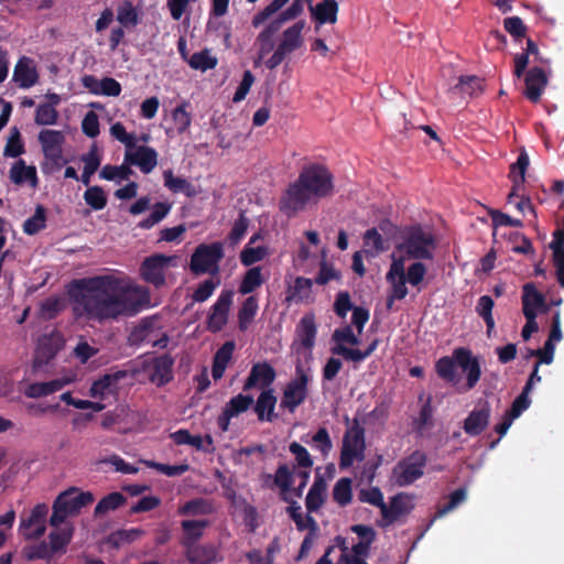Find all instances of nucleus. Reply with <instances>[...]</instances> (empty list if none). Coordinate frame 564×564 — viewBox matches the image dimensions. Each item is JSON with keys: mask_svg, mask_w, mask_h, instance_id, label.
I'll return each mask as SVG.
<instances>
[{"mask_svg": "<svg viewBox=\"0 0 564 564\" xmlns=\"http://www.w3.org/2000/svg\"><path fill=\"white\" fill-rule=\"evenodd\" d=\"M127 498L119 491H113L101 498L95 507V517H101L109 511L117 510L124 505Z\"/></svg>", "mask_w": 564, "mask_h": 564, "instance_id": "a19ab883", "label": "nucleus"}, {"mask_svg": "<svg viewBox=\"0 0 564 564\" xmlns=\"http://www.w3.org/2000/svg\"><path fill=\"white\" fill-rule=\"evenodd\" d=\"M268 254V248L264 246L250 247L247 245L240 252V262L245 267H250L259 261H262Z\"/></svg>", "mask_w": 564, "mask_h": 564, "instance_id": "680f3d73", "label": "nucleus"}, {"mask_svg": "<svg viewBox=\"0 0 564 564\" xmlns=\"http://www.w3.org/2000/svg\"><path fill=\"white\" fill-rule=\"evenodd\" d=\"M177 512L181 516H208L214 512V506L207 499L195 498L181 506Z\"/></svg>", "mask_w": 564, "mask_h": 564, "instance_id": "58836bf2", "label": "nucleus"}, {"mask_svg": "<svg viewBox=\"0 0 564 564\" xmlns=\"http://www.w3.org/2000/svg\"><path fill=\"white\" fill-rule=\"evenodd\" d=\"M304 26L305 21L300 20L295 22L292 26L284 30L282 34V40L279 43L278 47L288 55L300 48L304 43L302 37Z\"/></svg>", "mask_w": 564, "mask_h": 564, "instance_id": "393cba45", "label": "nucleus"}, {"mask_svg": "<svg viewBox=\"0 0 564 564\" xmlns=\"http://www.w3.org/2000/svg\"><path fill=\"white\" fill-rule=\"evenodd\" d=\"M427 456L422 451H414L402 458L392 469V480L399 487H406L424 475Z\"/></svg>", "mask_w": 564, "mask_h": 564, "instance_id": "6e6552de", "label": "nucleus"}, {"mask_svg": "<svg viewBox=\"0 0 564 564\" xmlns=\"http://www.w3.org/2000/svg\"><path fill=\"white\" fill-rule=\"evenodd\" d=\"M522 313L536 312L545 306V296L536 290L534 283L529 282L522 286Z\"/></svg>", "mask_w": 564, "mask_h": 564, "instance_id": "72a5a7b5", "label": "nucleus"}, {"mask_svg": "<svg viewBox=\"0 0 564 564\" xmlns=\"http://www.w3.org/2000/svg\"><path fill=\"white\" fill-rule=\"evenodd\" d=\"M313 281L304 276H297L294 284L286 291L285 302L303 303L308 302L312 297Z\"/></svg>", "mask_w": 564, "mask_h": 564, "instance_id": "c85d7f7f", "label": "nucleus"}, {"mask_svg": "<svg viewBox=\"0 0 564 564\" xmlns=\"http://www.w3.org/2000/svg\"><path fill=\"white\" fill-rule=\"evenodd\" d=\"M95 500L90 491L78 492L76 488H70L59 494L53 502L50 525L58 528L66 524L68 517L77 516L80 510Z\"/></svg>", "mask_w": 564, "mask_h": 564, "instance_id": "7ed1b4c3", "label": "nucleus"}, {"mask_svg": "<svg viewBox=\"0 0 564 564\" xmlns=\"http://www.w3.org/2000/svg\"><path fill=\"white\" fill-rule=\"evenodd\" d=\"M224 245L220 241L198 245L191 256L189 270L195 275L210 274L217 276L223 260Z\"/></svg>", "mask_w": 564, "mask_h": 564, "instance_id": "39448f33", "label": "nucleus"}, {"mask_svg": "<svg viewBox=\"0 0 564 564\" xmlns=\"http://www.w3.org/2000/svg\"><path fill=\"white\" fill-rule=\"evenodd\" d=\"M124 163L138 166L142 173H151L158 165V152L150 147H135V151L124 153Z\"/></svg>", "mask_w": 564, "mask_h": 564, "instance_id": "f3484780", "label": "nucleus"}, {"mask_svg": "<svg viewBox=\"0 0 564 564\" xmlns=\"http://www.w3.org/2000/svg\"><path fill=\"white\" fill-rule=\"evenodd\" d=\"M69 296L76 317L104 323L122 316H134L144 307L148 297L121 283L113 275H96L74 280Z\"/></svg>", "mask_w": 564, "mask_h": 564, "instance_id": "f257e3e1", "label": "nucleus"}, {"mask_svg": "<svg viewBox=\"0 0 564 564\" xmlns=\"http://www.w3.org/2000/svg\"><path fill=\"white\" fill-rule=\"evenodd\" d=\"M453 356L466 373V388L471 390L476 387L481 376L480 364L477 357L473 356V352L468 348L459 347L453 351Z\"/></svg>", "mask_w": 564, "mask_h": 564, "instance_id": "4468645a", "label": "nucleus"}, {"mask_svg": "<svg viewBox=\"0 0 564 564\" xmlns=\"http://www.w3.org/2000/svg\"><path fill=\"white\" fill-rule=\"evenodd\" d=\"M130 166L131 164H127L124 162L121 165L107 164L101 169L99 176L107 181H113L116 178L126 181L129 180L133 174V171Z\"/></svg>", "mask_w": 564, "mask_h": 564, "instance_id": "6e6d98bb", "label": "nucleus"}, {"mask_svg": "<svg viewBox=\"0 0 564 564\" xmlns=\"http://www.w3.org/2000/svg\"><path fill=\"white\" fill-rule=\"evenodd\" d=\"M263 283L264 278L262 276L261 267H252L245 273L238 291L242 295L250 294Z\"/></svg>", "mask_w": 564, "mask_h": 564, "instance_id": "ea45409f", "label": "nucleus"}, {"mask_svg": "<svg viewBox=\"0 0 564 564\" xmlns=\"http://www.w3.org/2000/svg\"><path fill=\"white\" fill-rule=\"evenodd\" d=\"M83 197L85 203L94 210L104 209L108 203L107 194L99 185L88 186Z\"/></svg>", "mask_w": 564, "mask_h": 564, "instance_id": "3c124183", "label": "nucleus"}, {"mask_svg": "<svg viewBox=\"0 0 564 564\" xmlns=\"http://www.w3.org/2000/svg\"><path fill=\"white\" fill-rule=\"evenodd\" d=\"M365 429L358 421H355L344 434L339 467L346 469L352 466L355 460L362 462L365 459Z\"/></svg>", "mask_w": 564, "mask_h": 564, "instance_id": "0eeeda50", "label": "nucleus"}, {"mask_svg": "<svg viewBox=\"0 0 564 564\" xmlns=\"http://www.w3.org/2000/svg\"><path fill=\"white\" fill-rule=\"evenodd\" d=\"M13 80L23 89H28L37 83L39 73L31 58L23 56L18 61L13 72Z\"/></svg>", "mask_w": 564, "mask_h": 564, "instance_id": "5701e85b", "label": "nucleus"}, {"mask_svg": "<svg viewBox=\"0 0 564 564\" xmlns=\"http://www.w3.org/2000/svg\"><path fill=\"white\" fill-rule=\"evenodd\" d=\"M259 308L258 299L254 295L248 296L238 311V324L240 330H246L254 318Z\"/></svg>", "mask_w": 564, "mask_h": 564, "instance_id": "a18cd8bd", "label": "nucleus"}, {"mask_svg": "<svg viewBox=\"0 0 564 564\" xmlns=\"http://www.w3.org/2000/svg\"><path fill=\"white\" fill-rule=\"evenodd\" d=\"M174 260V257L156 253L147 257L140 268L142 279L155 288L165 284V270Z\"/></svg>", "mask_w": 564, "mask_h": 564, "instance_id": "9d476101", "label": "nucleus"}, {"mask_svg": "<svg viewBox=\"0 0 564 564\" xmlns=\"http://www.w3.org/2000/svg\"><path fill=\"white\" fill-rule=\"evenodd\" d=\"M47 514V505L37 503L28 514L21 516L19 530L25 540H35L44 535Z\"/></svg>", "mask_w": 564, "mask_h": 564, "instance_id": "1a4fd4ad", "label": "nucleus"}, {"mask_svg": "<svg viewBox=\"0 0 564 564\" xmlns=\"http://www.w3.org/2000/svg\"><path fill=\"white\" fill-rule=\"evenodd\" d=\"M58 112L52 105L40 104L35 111L34 121L39 126H52L57 122Z\"/></svg>", "mask_w": 564, "mask_h": 564, "instance_id": "052dcab7", "label": "nucleus"}, {"mask_svg": "<svg viewBox=\"0 0 564 564\" xmlns=\"http://www.w3.org/2000/svg\"><path fill=\"white\" fill-rule=\"evenodd\" d=\"M254 400L252 395L239 393L232 397L224 409L229 413V416H238L239 414L249 410Z\"/></svg>", "mask_w": 564, "mask_h": 564, "instance_id": "13d9d810", "label": "nucleus"}, {"mask_svg": "<svg viewBox=\"0 0 564 564\" xmlns=\"http://www.w3.org/2000/svg\"><path fill=\"white\" fill-rule=\"evenodd\" d=\"M289 0H272L264 9L256 13L252 18V25L259 28L263 24L271 15L282 9Z\"/></svg>", "mask_w": 564, "mask_h": 564, "instance_id": "0e129e2a", "label": "nucleus"}, {"mask_svg": "<svg viewBox=\"0 0 564 564\" xmlns=\"http://www.w3.org/2000/svg\"><path fill=\"white\" fill-rule=\"evenodd\" d=\"M234 350L235 343L232 340H228L224 343L215 352L212 366V376L214 380H219L223 378L225 370L232 358Z\"/></svg>", "mask_w": 564, "mask_h": 564, "instance_id": "cd10ccee", "label": "nucleus"}, {"mask_svg": "<svg viewBox=\"0 0 564 564\" xmlns=\"http://www.w3.org/2000/svg\"><path fill=\"white\" fill-rule=\"evenodd\" d=\"M191 68L200 72L214 69L218 64V58L210 54L208 48L194 53L188 59Z\"/></svg>", "mask_w": 564, "mask_h": 564, "instance_id": "c03bdc74", "label": "nucleus"}, {"mask_svg": "<svg viewBox=\"0 0 564 564\" xmlns=\"http://www.w3.org/2000/svg\"><path fill=\"white\" fill-rule=\"evenodd\" d=\"M276 378L275 369L267 361L254 364L247 377L242 390L250 391L254 388L272 389V384Z\"/></svg>", "mask_w": 564, "mask_h": 564, "instance_id": "f8f14e48", "label": "nucleus"}, {"mask_svg": "<svg viewBox=\"0 0 564 564\" xmlns=\"http://www.w3.org/2000/svg\"><path fill=\"white\" fill-rule=\"evenodd\" d=\"M338 10L336 0H322L316 6H311V15L319 25L334 24L337 21Z\"/></svg>", "mask_w": 564, "mask_h": 564, "instance_id": "bb28decb", "label": "nucleus"}, {"mask_svg": "<svg viewBox=\"0 0 564 564\" xmlns=\"http://www.w3.org/2000/svg\"><path fill=\"white\" fill-rule=\"evenodd\" d=\"M283 23L275 18L257 36L259 43V57L263 58L274 48V36L281 30Z\"/></svg>", "mask_w": 564, "mask_h": 564, "instance_id": "2f4dec72", "label": "nucleus"}, {"mask_svg": "<svg viewBox=\"0 0 564 564\" xmlns=\"http://www.w3.org/2000/svg\"><path fill=\"white\" fill-rule=\"evenodd\" d=\"M529 164V155L523 149L520 151L517 161L510 166L509 178L512 181V188L508 194V203H512L513 197H517V191L523 187Z\"/></svg>", "mask_w": 564, "mask_h": 564, "instance_id": "4be33fe9", "label": "nucleus"}, {"mask_svg": "<svg viewBox=\"0 0 564 564\" xmlns=\"http://www.w3.org/2000/svg\"><path fill=\"white\" fill-rule=\"evenodd\" d=\"M186 550V558L192 564H210L215 561L217 550L213 545H196L193 544Z\"/></svg>", "mask_w": 564, "mask_h": 564, "instance_id": "e433bc0d", "label": "nucleus"}, {"mask_svg": "<svg viewBox=\"0 0 564 564\" xmlns=\"http://www.w3.org/2000/svg\"><path fill=\"white\" fill-rule=\"evenodd\" d=\"M126 371L119 370L113 373H106L95 380L89 389L91 398H104L107 392L116 388L117 383L126 377Z\"/></svg>", "mask_w": 564, "mask_h": 564, "instance_id": "473e14b6", "label": "nucleus"}, {"mask_svg": "<svg viewBox=\"0 0 564 564\" xmlns=\"http://www.w3.org/2000/svg\"><path fill=\"white\" fill-rule=\"evenodd\" d=\"M433 425V406L432 400L429 398L421 406L419 417L414 421V429L417 433H422L426 427Z\"/></svg>", "mask_w": 564, "mask_h": 564, "instance_id": "69168bd1", "label": "nucleus"}, {"mask_svg": "<svg viewBox=\"0 0 564 564\" xmlns=\"http://www.w3.org/2000/svg\"><path fill=\"white\" fill-rule=\"evenodd\" d=\"M333 499L341 507L349 505L352 500V481L348 477L337 480L333 489Z\"/></svg>", "mask_w": 564, "mask_h": 564, "instance_id": "8fccbe9b", "label": "nucleus"}, {"mask_svg": "<svg viewBox=\"0 0 564 564\" xmlns=\"http://www.w3.org/2000/svg\"><path fill=\"white\" fill-rule=\"evenodd\" d=\"M558 246V241L550 243V248L553 251V262L556 269L557 282L564 289V249H560Z\"/></svg>", "mask_w": 564, "mask_h": 564, "instance_id": "774afa93", "label": "nucleus"}, {"mask_svg": "<svg viewBox=\"0 0 564 564\" xmlns=\"http://www.w3.org/2000/svg\"><path fill=\"white\" fill-rule=\"evenodd\" d=\"M24 152L25 147L20 130L17 127H12L3 150V155L6 158H18Z\"/></svg>", "mask_w": 564, "mask_h": 564, "instance_id": "864d4df0", "label": "nucleus"}, {"mask_svg": "<svg viewBox=\"0 0 564 564\" xmlns=\"http://www.w3.org/2000/svg\"><path fill=\"white\" fill-rule=\"evenodd\" d=\"M412 509L411 496L405 492L397 494L390 499V506L386 505V510H383L382 514L384 521L382 527L394 523L401 516L410 513Z\"/></svg>", "mask_w": 564, "mask_h": 564, "instance_id": "aec40b11", "label": "nucleus"}, {"mask_svg": "<svg viewBox=\"0 0 564 564\" xmlns=\"http://www.w3.org/2000/svg\"><path fill=\"white\" fill-rule=\"evenodd\" d=\"M209 525L208 520H184L181 523L183 536L181 544L188 547L195 544L204 534V530Z\"/></svg>", "mask_w": 564, "mask_h": 564, "instance_id": "7c9ffc66", "label": "nucleus"}, {"mask_svg": "<svg viewBox=\"0 0 564 564\" xmlns=\"http://www.w3.org/2000/svg\"><path fill=\"white\" fill-rule=\"evenodd\" d=\"M317 326L314 314H305L296 326V337L300 345L311 350L315 345Z\"/></svg>", "mask_w": 564, "mask_h": 564, "instance_id": "b1692460", "label": "nucleus"}, {"mask_svg": "<svg viewBox=\"0 0 564 564\" xmlns=\"http://www.w3.org/2000/svg\"><path fill=\"white\" fill-rule=\"evenodd\" d=\"M174 359L169 355L155 357L152 361V375L151 380L156 382L158 386H164L173 379Z\"/></svg>", "mask_w": 564, "mask_h": 564, "instance_id": "a878e982", "label": "nucleus"}, {"mask_svg": "<svg viewBox=\"0 0 564 564\" xmlns=\"http://www.w3.org/2000/svg\"><path fill=\"white\" fill-rule=\"evenodd\" d=\"M456 360L453 357H442L435 364V370L440 378L443 380L454 383L456 382Z\"/></svg>", "mask_w": 564, "mask_h": 564, "instance_id": "4d7b16f0", "label": "nucleus"}, {"mask_svg": "<svg viewBox=\"0 0 564 564\" xmlns=\"http://www.w3.org/2000/svg\"><path fill=\"white\" fill-rule=\"evenodd\" d=\"M494 306L495 302L489 295H481L478 299L475 307L476 313L484 319L486 324L488 335H490L491 330L495 328V319L492 316Z\"/></svg>", "mask_w": 564, "mask_h": 564, "instance_id": "49530a36", "label": "nucleus"}, {"mask_svg": "<svg viewBox=\"0 0 564 564\" xmlns=\"http://www.w3.org/2000/svg\"><path fill=\"white\" fill-rule=\"evenodd\" d=\"M234 291L223 290L217 301L210 306L206 328L212 333L220 332L228 322L229 311L232 305Z\"/></svg>", "mask_w": 564, "mask_h": 564, "instance_id": "9b49d317", "label": "nucleus"}, {"mask_svg": "<svg viewBox=\"0 0 564 564\" xmlns=\"http://www.w3.org/2000/svg\"><path fill=\"white\" fill-rule=\"evenodd\" d=\"M278 399L273 389H264L253 402V411L259 422H273L278 419L274 412Z\"/></svg>", "mask_w": 564, "mask_h": 564, "instance_id": "6ab92c4d", "label": "nucleus"}, {"mask_svg": "<svg viewBox=\"0 0 564 564\" xmlns=\"http://www.w3.org/2000/svg\"><path fill=\"white\" fill-rule=\"evenodd\" d=\"M219 284L220 280L218 278L216 280L207 279L203 281L193 292V302L203 303L207 301L213 295L214 291L219 286Z\"/></svg>", "mask_w": 564, "mask_h": 564, "instance_id": "e2e57ef3", "label": "nucleus"}, {"mask_svg": "<svg viewBox=\"0 0 564 564\" xmlns=\"http://www.w3.org/2000/svg\"><path fill=\"white\" fill-rule=\"evenodd\" d=\"M365 252L375 257L386 250V245L382 236L377 228H370L364 234Z\"/></svg>", "mask_w": 564, "mask_h": 564, "instance_id": "de8ad7c7", "label": "nucleus"}, {"mask_svg": "<svg viewBox=\"0 0 564 564\" xmlns=\"http://www.w3.org/2000/svg\"><path fill=\"white\" fill-rule=\"evenodd\" d=\"M171 207L172 206L169 203H162V202L155 203L153 205V209H152L151 214L147 218L141 220L139 223L138 227L142 228V229H151L153 226L159 224L161 220H163L167 216V214L171 210Z\"/></svg>", "mask_w": 564, "mask_h": 564, "instance_id": "5fc2aeb1", "label": "nucleus"}, {"mask_svg": "<svg viewBox=\"0 0 564 564\" xmlns=\"http://www.w3.org/2000/svg\"><path fill=\"white\" fill-rule=\"evenodd\" d=\"M313 449L318 451L324 459L328 457L333 449V442L326 427H319L311 440L302 438Z\"/></svg>", "mask_w": 564, "mask_h": 564, "instance_id": "4c0bfd02", "label": "nucleus"}, {"mask_svg": "<svg viewBox=\"0 0 564 564\" xmlns=\"http://www.w3.org/2000/svg\"><path fill=\"white\" fill-rule=\"evenodd\" d=\"M66 383L67 381L63 379H53L47 382H34L26 387L24 394L32 399L47 397L62 390Z\"/></svg>", "mask_w": 564, "mask_h": 564, "instance_id": "f704fd0d", "label": "nucleus"}, {"mask_svg": "<svg viewBox=\"0 0 564 564\" xmlns=\"http://www.w3.org/2000/svg\"><path fill=\"white\" fill-rule=\"evenodd\" d=\"M163 177L164 185L173 193H184L188 197L195 195L192 183L184 177L174 176L171 170L165 171Z\"/></svg>", "mask_w": 564, "mask_h": 564, "instance_id": "79ce46f5", "label": "nucleus"}, {"mask_svg": "<svg viewBox=\"0 0 564 564\" xmlns=\"http://www.w3.org/2000/svg\"><path fill=\"white\" fill-rule=\"evenodd\" d=\"M10 180L17 185L25 182L36 185V169L35 166H28L24 160L20 159L10 169Z\"/></svg>", "mask_w": 564, "mask_h": 564, "instance_id": "c9c22d12", "label": "nucleus"}, {"mask_svg": "<svg viewBox=\"0 0 564 564\" xmlns=\"http://www.w3.org/2000/svg\"><path fill=\"white\" fill-rule=\"evenodd\" d=\"M64 340L58 334L43 336L39 339L34 359L33 368L41 369L46 366L52 359L55 358L57 352L63 348Z\"/></svg>", "mask_w": 564, "mask_h": 564, "instance_id": "ddd939ff", "label": "nucleus"}, {"mask_svg": "<svg viewBox=\"0 0 564 564\" xmlns=\"http://www.w3.org/2000/svg\"><path fill=\"white\" fill-rule=\"evenodd\" d=\"M454 90L466 94L469 97H476L484 90V80L478 76H460L458 84L455 85Z\"/></svg>", "mask_w": 564, "mask_h": 564, "instance_id": "09e8293b", "label": "nucleus"}, {"mask_svg": "<svg viewBox=\"0 0 564 564\" xmlns=\"http://www.w3.org/2000/svg\"><path fill=\"white\" fill-rule=\"evenodd\" d=\"M465 498H466V490L464 488H458V489L454 490L449 495L448 502L442 507H438L437 511L431 519L427 528H430L436 519L444 517L446 513H448L454 508H456L460 502H463L465 500Z\"/></svg>", "mask_w": 564, "mask_h": 564, "instance_id": "bf43d9fd", "label": "nucleus"}, {"mask_svg": "<svg viewBox=\"0 0 564 564\" xmlns=\"http://www.w3.org/2000/svg\"><path fill=\"white\" fill-rule=\"evenodd\" d=\"M529 393V387H523L522 392L513 400L511 408L507 411L511 419L516 420L530 406Z\"/></svg>", "mask_w": 564, "mask_h": 564, "instance_id": "338daca9", "label": "nucleus"}, {"mask_svg": "<svg viewBox=\"0 0 564 564\" xmlns=\"http://www.w3.org/2000/svg\"><path fill=\"white\" fill-rule=\"evenodd\" d=\"M73 535L74 527L69 523H66L63 528H55L48 534L50 551H53L54 555L65 553Z\"/></svg>", "mask_w": 564, "mask_h": 564, "instance_id": "c756f323", "label": "nucleus"}, {"mask_svg": "<svg viewBox=\"0 0 564 564\" xmlns=\"http://www.w3.org/2000/svg\"><path fill=\"white\" fill-rule=\"evenodd\" d=\"M334 194V175L324 165L311 163L302 167L279 200L280 210L292 217Z\"/></svg>", "mask_w": 564, "mask_h": 564, "instance_id": "f03ea898", "label": "nucleus"}, {"mask_svg": "<svg viewBox=\"0 0 564 564\" xmlns=\"http://www.w3.org/2000/svg\"><path fill=\"white\" fill-rule=\"evenodd\" d=\"M46 226V209L42 205H37L33 216L23 223V231L33 236L43 230Z\"/></svg>", "mask_w": 564, "mask_h": 564, "instance_id": "603ef678", "label": "nucleus"}, {"mask_svg": "<svg viewBox=\"0 0 564 564\" xmlns=\"http://www.w3.org/2000/svg\"><path fill=\"white\" fill-rule=\"evenodd\" d=\"M311 377L301 362L295 366V377L291 379L282 394L280 408L294 413L308 395V382Z\"/></svg>", "mask_w": 564, "mask_h": 564, "instance_id": "423d86ee", "label": "nucleus"}, {"mask_svg": "<svg viewBox=\"0 0 564 564\" xmlns=\"http://www.w3.org/2000/svg\"><path fill=\"white\" fill-rule=\"evenodd\" d=\"M547 76L541 67H532L525 73L524 96L531 102H538L541 99L544 88L547 85Z\"/></svg>", "mask_w": 564, "mask_h": 564, "instance_id": "a211bd4d", "label": "nucleus"}, {"mask_svg": "<svg viewBox=\"0 0 564 564\" xmlns=\"http://www.w3.org/2000/svg\"><path fill=\"white\" fill-rule=\"evenodd\" d=\"M82 161L84 162V170L80 176V181L86 186L90 183L91 175L98 170L100 165V156L98 154V149L96 144H93L90 150L82 156Z\"/></svg>", "mask_w": 564, "mask_h": 564, "instance_id": "37998d69", "label": "nucleus"}, {"mask_svg": "<svg viewBox=\"0 0 564 564\" xmlns=\"http://www.w3.org/2000/svg\"><path fill=\"white\" fill-rule=\"evenodd\" d=\"M327 491L326 478L321 474V468H316L315 479L311 486L306 498L305 507L311 512H316L325 503Z\"/></svg>", "mask_w": 564, "mask_h": 564, "instance_id": "412c9836", "label": "nucleus"}, {"mask_svg": "<svg viewBox=\"0 0 564 564\" xmlns=\"http://www.w3.org/2000/svg\"><path fill=\"white\" fill-rule=\"evenodd\" d=\"M39 142L42 145L44 156L54 163L62 160L63 149L62 145L65 142V135L58 130H42L39 133Z\"/></svg>", "mask_w": 564, "mask_h": 564, "instance_id": "dca6fc26", "label": "nucleus"}, {"mask_svg": "<svg viewBox=\"0 0 564 564\" xmlns=\"http://www.w3.org/2000/svg\"><path fill=\"white\" fill-rule=\"evenodd\" d=\"M435 249V238L432 232L421 226H412L404 231L402 241L395 246L397 252L408 259L432 260Z\"/></svg>", "mask_w": 564, "mask_h": 564, "instance_id": "20e7f679", "label": "nucleus"}, {"mask_svg": "<svg viewBox=\"0 0 564 564\" xmlns=\"http://www.w3.org/2000/svg\"><path fill=\"white\" fill-rule=\"evenodd\" d=\"M491 416V406L488 401H484L473 409L464 420L463 429L469 436L480 435L489 425Z\"/></svg>", "mask_w": 564, "mask_h": 564, "instance_id": "2eb2a0df", "label": "nucleus"}]
</instances>
